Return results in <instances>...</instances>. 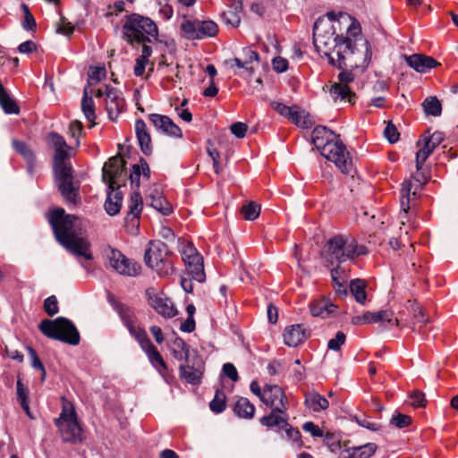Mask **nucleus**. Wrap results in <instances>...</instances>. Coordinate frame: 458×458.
I'll use <instances>...</instances> for the list:
<instances>
[{
    "label": "nucleus",
    "instance_id": "54",
    "mask_svg": "<svg viewBox=\"0 0 458 458\" xmlns=\"http://www.w3.org/2000/svg\"><path fill=\"white\" fill-rule=\"evenodd\" d=\"M346 336L344 332L338 331L335 336L327 343V348L333 351H339L341 346L345 343Z\"/></svg>",
    "mask_w": 458,
    "mask_h": 458
},
{
    "label": "nucleus",
    "instance_id": "58",
    "mask_svg": "<svg viewBox=\"0 0 458 458\" xmlns=\"http://www.w3.org/2000/svg\"><path fill=\"white\" fill-rule=\"evenodd\" d=\"M285 433L289 440L296 445V446L301 447L302 445L301 435L298 428H294L291 427L289 424L285 426Z\"/></svg>",
    "mask_w": 458,
    "mask_h": 458
},
{
    "label": "nucleus",
    "instance_id": "35",
    "mask_svg": "<svg viewBox=\"0 0 458 458\" xmlns=\"http://www.w3.org/2000/svg\"><path fill=\"white\" fill-rule=\"evenodd\" d=\"M233 411L240 418L250 419L255 413V406L247 398L241 397L235 403Z\"/></svg>",
    "mask_w": 458,
    "mask_h": 458
},
{
    "label": "nucleus",
    "instance_id": "22",
    "mask_svg": "<svg viewBox=\"0 0 458 458\" xmlns=\"http://www.w3.org/2000/svg\"><path fill=\"white\" fill-rule=\"evenodd\" d=\"M188 274L193 280L203 283L206 279L204 272L203 258L200 254H195L191 259L183 261Z\"/></svg>",
    "mask_w": 458,
    "mask_h": 458
},
{
    "label": "nucleus",
    "instance_id": "31",
    "mask_svg": "<svg viewBox=\"0 0 458 458\" xmlns=\"http://www.w3.org/2000/svg\"><path fill=\"white\" fill-rule=\"evenodd\" d=\"M329 92L335 101H347L351 104H354L355 102V93L344 83H335L331 86Z\"/></svg>",
    "mask_w": 458,
    "mask_h": 458
},
{
    "label": "nucleus",
    "instance_id": "47",
    "mask_svg": "<svg viewBox=\"0 0 458 458\" xmlns=\"http://www.w3.org/2000/svg\"><path fill=\"white\" fill-rule=\"evenodd\" d=\"M225 394L221 390H216L214 399L210 402V410L215 413H220L225 409Z\"/></svg>",
    "mask_w": 458,
    "mask_h": 458
},
{
    "label": "nucleus",
    "instance_id": "21",
    "mask_svg": "<svg viewBox=\"0 0 458 458\" xmlns=\"http://www.w3.org/2000/svg\"><path fill=\"white\" fill-rule=\"evenodd\" d=\"M377 445L368 443L359 446H353L340 452L339 458H370L377 451Z\"/></svg>",
    "mask_w": 458,
    "mask_h": 458
},
{
    "label": "nucleus",
    "instance_id": "15",
    "mask_svg": "<svg viewBox=\"0 0 458 458\" xmlns=\"http://www.w3.org/2000/svg\"><path fill=\"white\" fill-rule=\"evenodd\" d=\"M148 118L160 133L174 138L182 137V130L167 115L149 114Z\"/></svg>",
    "mask_w": 458,
    "mask_h": 458
},
{
    "label": "nucleus",
    "instance_id": "33",
    "mask_svg": "<svg viewBox=\"0 0 458 458\" xmlns=\"http://www.w3.org/2000/svg\"><path fill=\"white\" fill-rule=\"evenodd\" d=\"M417 145L420 146L416 153V168L417 171H420L422 168L425 161L437 148L428 140H427L423 136H421L420 140L417 142Z\"/></svg>",
    "mask_w": 458,
    "mask_h": 458
},
{
    "label": "nucleus",
    "instance_id": "37",
    "mask_svg": "<svg viewBox=\"0 0 458 458\" xmlns=\"http://www.w3.org/2000/svg\"><path fill=\"white\" fill-rule=\"evenodd\" d=\"M81 110L86 117V119L92 123L89 125V128H92L95 125V119H96V114H95V106H94V101L92 97H89L88 95L87 89H84L83 97L81 99Z\"/></svg>",
    "mask_w": 458,
    "mask_h": 458
},
{
    "label": "nucleus",
    "instance_id": "51",
    "mask_svg": "<svg viewBox=\"0 0 458 458\" xmlns=\"http://www.w3.org/2000/svg\"><path fill=\"white\" fill-rule=\"evenodd\" d=\"M294 106L295 105H293L292 106H288L283 103L276 102V101H273L270 103V106L272 109H274L280 115H282L287 119H289V117H291V115L293 114L292 112L293 111Z\"/></svg>",
    "mask_w": 458,
    "mask_h": 458
},
{
    "label": "nucleus",
    "instance_id": "23",
    "mask_svg": "<svg viewBox=\"0 0 458 458\" xmlns=\"http://www.w3.org/2000/svg\"><path fill=\"white\" fill-rule=\"evenodd\" d=\"M142 208L143 201L140 193L139 191L131 192L129 201V211L125 217V223H131L132 225H134V222L138 223ZM137 226H139V224H137Z\"/></svg>",
    "mask_w": 458,
    "mask_h": 458
},
{
    "label": "nucleus",
    "instance_id": "41",
    "mask_svg": "<svg viewBox=\"0 0 458 458\" xmlns=\"http://www.w3.org/2000/svg\"><path fill=\"white\" fill-rule=\"evenodd\" d=\"M150 198V206L160 212L162 215L168 216L173 212L172 205L162 195L158 193L157 196L151 194Z\"/></svg>",
    "mask_w": 458,
    "mask_h": 458
},
{
    "label": "nucleus",
    "instance_id": "50",
    "mask_svg": "<svg viewBox=\"0 0 458 458\" xmlns=\"http://www.w3.org/2000/svg\"><path fill=\"white\" fill-rule=\"evenodd\" d=\"M44 310L46 313L50 317H53L58 313V301L55 295H51L44 301Z\"/></svg>",
    "mask_w": 458,
    "mask_h": 458
},
{
    "label": "nucleus",
    "instance_id": "48",
    "mask_svg": "<svg viewBox=\"0 0 458 458\" xmlns=\"http://www.w3.org/2000/svg\"><path fill=\"white\" fill-rule=\"evenodd\" d=\"M241 213L245 220L252 221L258 217L257 204L250 201L241 208Z\"/></svg>",
    "mask_w": 458,
    "mask_h": 458
},
{
    "label": "nucleus",
    "instance_id": "11",
    "mask_svg": "<svg viewBox=\"0 0 458 458\" xmlns=\"http://www.w3.org/2000/svg\"><path fill=\"white\" fill-rule=\"evenodd\" d=\"M258 61V52L250 47L242 49V56L225 60V64L231 68L236 67L238 71L234 73L246 79L251 78L255 74L253 63Z\"/></svg>",
    "mask_w": 458,
    "mask_h": 458
},
{
    "label": "nucleus",
    "instance_id": "20",
    "mask_svg": "<svg viewBox=\"0 0 458 458\" xmlns=\"http://www.w3.org/2000/svg\"><path fill=\"white\" fill-rule=\"evenodd\" d=\"M135 132L141 151L148 156L152 153L151 137L146 123L142 119L135 122Z\"/></svg>",
    "mask_w": 458,
    "mask_h": 458
},
{
    "label": "nucleus",
    "instance_id": "3",
    "mask_svg": "<svg viewBox=\"0 0 458 458\" xmlns=\"http://www.w3.org/2000/svg\"><path fill=\"white\" fill-rule=\"evenodd\" d=\"M311 139L320 154L335 163L343 174H348L352 172V160L339 135L326 126H317L312 131Z\"/></svg>",
    "mask_w": 458,
    "mask_h": 458
},
{
    "label": "nucleus",
    "instance_id": "42",
    "mask_svg": "<svg viewBox=\"0 0 458 458\" xmlns=\"http://www.w3.org/2000/svg\"><path fill=\"white\" fill-rule=\"evenodd\" d=\"M64 401L62 411L60 416L55 420V424L59 425L61 423L70 421L77 419V415L73 405L67 402L64 397L62 398Z\"/></svg>",
    "mask_w": 458,
    "mask_h": 458
},
{
    "label": "nucleus",
    "instance_id": "36",
    "mask_svg": "<svg viewBox=\"0 0 458 458\" xmlns=\"http://www.w3.org/2000/svg\"><path fill=\"white\" fill-rule=\"evenodd\" d=\"M284 411V410L277 411L276 409H272L269 415L260 419V423L268 428L281 425L288 426Z\"/></svg>",
    "mask_w": 458,
    "mask_h": 458
},
{
    "label": "nucleus",
    "instance_id": "1",
    "mask_svg": "<svg viewBox=\"0 0 458 458\" xmlns=\"http://www.w3.org/2000/svg\"><path fill=\"white\" fill-rule=\"evenodd\" d=\"M335 34L333 24L329 30L322 32L316 23L313 29V43L318 53L328 58L329 64L338 69H366L371 61L372 50L369 41L360 33V27L352 21L346 36Z\"/></svg>",
    "mask_w": 458,
    "mask_h": 458
},
{
    "label": "nucleus",
    "instance_id": "56",
    "mask_svg": "<svg viewBox=\"0 0 458 458\" xmlns=\"http://www.w3.org/2000/svg\"><path fill=\"white\" fill-rule=\"evenodd\" d=\"M83 126L81 122L75 120L70 123L69 131L71 137L75 140L76 147L80 146V135L82 133Z\"/></svg>",
    "mask_w": 458,
    "mask_h": 458
},
{
    "label": "nucleus",
    "instance_id": "63",
    "mask_svg": "<svg viewBox=\"0 0 458 458\" xmlns=\"http://www.w3.org/2000/svg\"><path fill=\"white\" fill-rule=\"evenodd\" d=\"M302 429L309 432L313 437H323V430L312 421H307L302 425Z\"/></svg>",
    "mask_w": 458,
    "mask_h": 458
},
{
    "label": "nucleus",
    "instance_id": "2",
    "mask_svg": "<svg viewBox=\"0 0 458 458\" xmlns=\"http://www.w3.org/2000/svg\"><path fill=\"white\" fill-rule=\"evenodd\" d=\"M77 220L76 216L66 214L62 208L52 210L48 216L56 241L72 254L91 260L93 256L89 242L76 236L74 227Z\"/></svg>",
    "mask_w": 458,
    "mask_h": 458
},
{
    "label": "nucleus",
    "instance_id": "52",
    "mask_svg": "<svg viewBox=\"0 0 458 458\" xmlns=\"http://www.w3.org/2000/svg\"><path fill=\"white\" fill-rule=\"evenodd\" d=\"M222 21L232 27H236L240 23V16L236 11L228 10L221 13Z\"/></svg>",
    "mask_w": 458,
    "mask_h": 458
},
{
    "label": "nucleus",
    "instance_id": "30",
    "mask_svg": "<svg viewBox=\"0 0 458 458\" xmlns=\"http://www.w3.org/2000/svg\"><path fill=\"white\" fill-rule=\"evenodd\" d=\"M142 350L146 352L150 363L152 366L161 374L163 375V371L167 369V366L157 351V349L154 346V344L149 341L147 344L141 347Z\"/></svg>",
    "mask_w": 458,
    "mask_h": 458
},
{
    "label": "nucleus",
    "instance_id": "18",
    "mask_svg": "<svg viewBox=\"0 0 458 458\" xmlns=\"http://www.w3.org/2000/svg\"><path fill=\"white\" fill-rule=\"evenodd\" d=\"M283 337L286 345L295 347L308 338V334L303 325L295 324L285 327Z\"/></svg>",
    "mask_w": 458,
    "mask_h": 458
},
{
    "label": "nucleus",
    "instance_id": "25",
    "mask_svg": "<svg viewBox=\"0 0 458 458\" xmlns=\"http://www.w3.org/2000/svg\"><path fill=\"white\" fill-rule=\"evenodd\" d=\"M331 277L335 293L338 295L346 296V284L348 280L347 271L338 264L335 267L331 269Z\"/></svg>",
    "mask_w": 458,
    "mask_h": 458
},
{
    "label": "nucleus",
    "instance_id": "39",
    "mask_svg": "<svg viewBox=\"0 0 458 458\" xmlns=\"http://www.w3.org/2000/svg\"><path fill=\"white\" fill-rule=\"evenodd\" d=\"M413 318L409 327L414 332L424 334L423 327L428 322V318H425L422 308L419 305L413 307Z\"/></svg>",
    "mask_w": 458,
    "mask_h": 458
},
{
    "label": "nucleus",
    "instance_id": "9",
    "mask_svg": "<svg viewBox=\"0 0 458 458\" xmlns=\"http://www.w3.org/2000/svg\"><path fill=\"white\" fill-rule=\"evenodd\" d=\"M106 257L110 267L122 276H137L140 274V265L128 259L117 249L108 248Z\"/></svg>",
    "mask_w": 458,
    "mask_h": 458
},
{
    "label": "nucleus",
    "instance_id": "5",
    "mask_svg": "<svg viewBox=\"0 0 458 458\" xmlns=\"http://www.w3.org/2000/svg\"><path fill=\"white\" fill-rule=\"evenodd\" d=\"M368 254L365 245L359 244L350 234H337L330 238L324 250V257L331 265L341 264Z\"/></svg>",
    "mask_w": 458,
    "mask_h": 458
},
{
    "label": "nucleus",
    "instance_id": "40",
    "mask_svg": "<svg viewBox=\"0 0 458 458\" xmlns=\"http://www.w3.org/2000/svg\"><path fill=\"white\" fill-rule=\"evenodd\" d=\"M12 145L13 149L21 155L26 163L36 162V157L30 147L24 141L13 140Z\"/></svg>",
    "mask_w": 458,
    "mask_h": 458
},
{
    "label": "nucleus",
    "instance_id": "19",
    "mask_svg": "<svg viewBox=\"0 0 458 458\" xmlns=\"http://www.w3.org/2000/svg\"><path fill=\"white\" fill-rule=\"evenodd\" d=\"M55 426L60 430L64 442L75 443L81 440V428L77 419Z\"/></svg>",
    "mask_w": 458,
    "mask_h": 458
},
{
    "label": "nucleus",
    "instance_id": "26",
    "mask_svg": "<svg viewBox=\"0 0 458 458\" xmlns=\"http://www.w3.org/2000/svg\"><path fill=\"white\" fill-rule=\"evenodd\" d=\"M412 183L411 181H405L402 183L401 195H400V205L401 211L404 215H407L411 205L416 201L417 193L415 191H411Z\"/></svg>",
    "mask_w": 458,
    "mask_h": 458
},
{
    "label": "nucleus",
    "instance_id": "6",
    "mask_svg": "<svg viewBox=\"0 0 458 458\" xmlns=\"http://www.w3.org/2000/svg\"><path fill=\"white\" fill-rule=\"evenodd\" d=\"M125 18L126 21L123 25V38L130 45L151 43L150 37H157V26L150 18L139 13H131Z\"/></svg>",
    "mask_w": 458,
    "mask_h": 458
},
{
    "label": "nucleus",
    "instance_id": "17",
    "mask_svg": "<svg viewBox=\"0 0 458 458\" xmlns=\"http://www.w3.org/2000/svg\"><path fill=\"white\" fill-rule=\"evenodd\" d=\"M405 60L410 67L420 73H426L430 69L440 65V64L433 57L422 54H413L411 55L405 56Z\"/></svg>",
    "mask_w": 458,
    "mask_h": 458
},
{
    "label": "nucleus",
    "instance_id": "60",
    "mask_svg": "<svg viewBox=\"0 0 458 458\" xmlns=\"http://www.w3.org/2000/svg\"><path fill=\"white\" fill-rule=\"evenodd\" d=\"M140 175H142V168L141 163L139 161L138 164H134L131 167V173L130 174L131 185H135L136 188L140 187Z\"/></svg>",
    "mask_w": 458,
    "mask_h": 458
},
{
    "label": "nucleus",
    "instance_id": "62",
    "mask_svg": "<svg viewBox=\"0 0 458 458\" xmlns=\"http://www.w3.org/2000/svg\"><path fill=\"white\" fill-rule=\"evenodd\" d=\"M384 134L390 143H395L400 136L396 127L391 122L386 126Z\"/></svg>",
    "mask_w": 458,
    "mask_h": 458
},
{
    "label": "nucleus",
    "instance_id": "64",
    "mask_svg": "<svg viewBox=\"0 0 458 458\" xmlns=\"http://www.w3.org/2000/svg\"><path fill=\"white\" fill-rule=\"evenodd\" d=\"M17 399L20 403L29 402V390L25 387L21 379H18L16 385Z\"/></svg>",
    "mask_w": 458,
    "mask_h": 458
},
{
    "label": "nucleus",
    "instance_id": "7",
    "mask_svg": "<svg viewBox=\"0 0 458 458\" xmlns=\"http://www.w3.org/2000/svg\"><path fill=\"white\" fill-rule=\"evenodd\" d=\"M41 333L48 338L63 343L78 345L81 336L75 325L64 317H58L54 320L44 319L38 325Z\"/></svg>",
    "mask_w": 458,
    "mask_h": 458
},
{
    "label": "nucleus",
    "instance_id": "57",
    "mask_svg": "<svg viewBox=\"0 0 458 458\" xmlns=\"http://www.w3.org/2000/svg\"><path fill=\"white\" fill-rule=\"evenodd\" d=\"M48 137L50 139V141H51L55 150L60 149V148H70V147L67 145L64 138L62 135H60L59 133L51 131L48 134Z\"/></svg>",
    "mask_w": 458,
    "mask_h": 458
},
{
    "label": "nucleus",
    "instance_id": "24",
    "mask_svg": "<svg viewBox=\"0 0 458 458\" xmlns=\"http://www.w3.org/2000/svg\"><path fill=\"white\" fill-rule=\"evenodd\" d=\"M123 193L119 189H108L105 210L109 216L117 215L122 208Z\"/></svg>",
    "mask_w": 458,
    "mask_h": 458
},
{
    "label": "nucleus",
    "instance_id": "12",
    "mask_svg": "<svg viewBox=\"0 0 458 458\" xmlns=\"http://www.w3.org/2000/svg\"><path fill=\"white\" fill-rule=\"evenodd\" d=\"M125 162L121 157H113L104 165L102 169L103 181L107 189H119L118 182L125 173Z\"/></svg>",
    "mask_w": 458,
    "mask_h": 458
},
{
    "label": "nucleus",
    "instance_id": "38",
    "mask_svg": "<svg viewBox=\"0 0 458 458\" xmlns=\"http://www.w3.org/2000/svg\"><path fill=\"white\" fill-rule=\"evenodd\" d=\"M367 284L364 280L354 279L350 283V291L356 301L364 304L367 300Z\"/></svg>",
    "mask_w": 458,
    "mask_h": 458
},
{
    "label": "nucleus",
    "instance_id": "61",
    "mask_svg": "<svg viewBox=\"0 0 458 458\" xmlns=\"http://www.w3.org/2000/svg\"><path fill=\"white\" fill-rule=\"evenodd\" d=\"M272 66L276 72L282 73L288 70L289 63L287 59L277 56L272 60Z\"/></svg>",
    "mask_w": 458,
    "mask_h": 458
},
{
    "label": "nucleus",
    "instance_id": "44",
    "mask_svg": "<svg viewBox=\"0 0 458 458\" xmlns=\"http://www.w3.org/2000/svg\"><path fill=\"white\" fill-rule=\"evenodd\" d=\"M422 106L428 115L439 116L442 113L441 102L436 97L427 98Z\"/></svg>",
    "mask_w": 458,
    "mask_h": 458
},
{
    "label": "nucleus",
    "instance_id": "49",
    "mask_svg": "<svg viewBox=\"0 0 458 458\" xmlns=\"http://www.w3.org/2000/svg\"><path fill=\"white\" fill-rule=\"evenodd\" d=\"M21 8L24 13V21H22V28L25 30H32L36 28L37 23L34 16L30 13L27 4H22Z\"/></svg>",
    "mask_w": 458,
    "mask_h": 458
},
{
    "label": "nucleus",
    "instance_id": "14",
    "mask_svg": "<svg viewBox=\"0 0 458 458\" xmlns=\"http://www.w3.org/2000/svg\"><path fill=\"white\" fill-rule=\"evenodd\" d=\"M105 94L106 98V109L111 121H114L123 112L124 98L123 93L116 88L105 85Z\"/></svg>",
    "mask_w": 458,
    "mask_h": 458
},
{
    "label": "nucleus",
    "instance_id": "55",
    "mask_svg": "<svg viewBox=\"0 0 458 458\" xmlns=\"http://www.w3.org/2000/svg\"><path fill=\"white\" fill-rule=\"evenodd\" d=\"M225 376L231 379L233 382L239 380V375L235 366L233 363L227 362L223 365L221 377Z\"/></svg>",
    "mask_w": 458,
    "mask_h": 458
},
{
    "label": "nucleus",
    "instance_id": "29",
    "mask_svg": "<svg viewBox=\"0 0 458 458\" xmlns=\"http://www.w3.org/2000/svg\"><path fill=\"white\" fill-rule=\"evenodd\" d=\"M336 306L327 299L315 300L310 304V310L313 317L327 318L335 312Z\"/></svg>",
    "mask_w": 458,
    "mask_h": 458
},
{
    "label": "nucleus",
    "instance_id": "8",
    "mask_svg": "<svg viewBox=\"0 0 458 458\" xmlns=\"http://www.w3.org/2000/svg\"><path fill=\"white\" fill-rule=\"evenodd\" d=\"M144 260L146 265L160 276H168L174 273L173 254L163 242H149V247L144 254Z\"/></svg>",
    "mask_w": 458,
    "mask_h": 458
},
{
    "label": "nucleus",
    "instance_id": "16",
    "mask_svg": "<svg viewBox=\"0 0 458 458\" xmlns=\"http://www.w3.org/2000/svg\"><path fill=\"white\" fill-rule=\"evenodd\" d=\"M259 399L272 409L285 410V396L283 389L278 386H267L262 392L259 389Z\"/></svg>",
    "mask_w": 458,
    "mask_h": 458
},
{
    "label": "nucleus",
    "instance_id": "43",
    "mask_svg": "<svg viewBox=\"0 0 458 458\" xmlns=\"http://www.w3.org/2000/svg\"><path fill=\"white\" fill-rule=\"evenodd\" d=\"M369 324L378 322H388L394 324L396 327H400V320L398 318L394 319V313L391 310H379L377 312H370Z\"/></svg>",
    "mask_w": 458,
    "mask_h": 458
},
{
    "label": "nucleus",
    "instance_id": "53",
    "mask_svg": "<svg viewBox=\"0 0 458 458\" xmlns=\"http://www.w3.org/2000/svg\"><path fill=\"white\" fill-rule=\"evenodd\" d=\"M411 421L412 419L411 416L402 413H398L391 419V424L394 425L398 428H403L410 426Z\"/></svg>",
    "mask_w": 458,
    "mask_h": 458
},
{
    "label": "nucleus",
    "instance_id": "28",
    "mask_svg": "<svg viewBox=\"0 0 458 458\" xmlns=\"http://www.w3.org/2000/svg\"><path fill=\"white\" fill-rule=\"evenodd\" d=\"M305 406L314 412L325 411L329 406L328 400L317 392H310L305 394Z\"/></svg>",
    "mask_w": 458,
    "mask_h": 458
},
{
    "label": "nucleus",
    "instance_id": "27",
    "mask_svg": "<svg viewBox=\"0 0 458 458\" xmlns=\"http://www.w3.org/2000/svg\"><path fill=\"white\" fill-rule=\"evenodd\" d=\"M173 357L179 361L190 362V345L179 336H176L169 344Z\"/></svg>",
    "mask_w": 458,
    "mask_h": 458
},
{
    "label": "nucleus",
    "instance_id": "13",
    "mask_svg": "<svg viewBox=\"0 0 458 458\" xmlns=\"http://www.w3.org/2000/svg\"><path fill=\"white\" fill-rule=\"evenodd\" d=\"M146 296L148 304L161 316L166 318H172L178 313L172 301L165 296L163 293H157L154 289H148Z\"/></svg>",
    "mask_w": 458,
    "mask_h": 458
},
{
    "label": "nucleus",
    "instance_id": "46",
    "mask_svg": "<svg viewBox=\"0 0 458 458\" xmlns=\"http://www.w3.org/2000/svg\"><path fill=\"white\" fill-rule=\"evenodd\" d=\"M116 312L125 327L132 323H137V318L133 309L126 304H123Z\"/></svg>",
    "mask_w": 458,
    "mask_h": 458
},
{
    "label": "nucleus",
    "instance_id": "59",
    "mask_svg": "<svg viewBox=\"0 0 458 458\" xmlns=\"http://www.w3.org/2000/svg\"><path fill=\"white\" fill-rule=\"evenodd\" d=\"M409 397L411 400V404L413 407L418 408L426 406L427 401L425 399V394L421 391L416 390L410 394Z\"/></svg>",
    "mask_w": 458,
    "mask_h": 458
},
{
    "label": "nucleus",
    "instance_id": "10",
    "mask_svg": "<svg viewBox=\"0 0 458 458\" xmlns=\"http://www.w3.org/2000/svg\"><path fill=\"white\" fill-rule=\"evenodd\" d=\"M186 38L191 40L215 37L218 32V26L213 21L187 20L181 25Z\"/></svg>",
    "mask_w": 458,
    "mask_h": 458
},
{
    "label": "nucleus",
    "instance_id": "45",
    "mask_svg": "<svg viewBox=\"0 0 458 458\" xmlns=\"http://www.w3.org/2000/svg\"><path fill=\"white\" fill-rule=\"evenodd\" d=\"M137 323H132L129 326H126L129 333L131 336H133L137 342L140 344V347H143L145 344L149 343V338L145 330L136 326Z\"/></svg>",
    "mask_w": 458,
    "mask_h": 458
},
{
    "label": "nucleus",
    "instance_id": "32",
    "mask_svg": "<svg viewBox=\"0 0 458 458\" xmlns=\"http://www.w3.org/2000/svg\"><path fill=\"white\" fill-rule=\"evenodd\" d=\"M179 377L188 384L194 386L200 383L202 372L199 368H195L194 365H190L187 362V364H181L179 366Z\"/></svg>",
    "mask_w": 458,
    "mask_h": 458
},
{
    "label": "nucleus",
    "instance_id": "34",
    "mask_svg": "<svg viewBox=\"0 0 458 458\" xmlns=\"http://www.w3.org/2000/svg\"><path fill=\"white\" fill-rule=\"evenodd\" d=\"M292 114H293L291 115V117H289L288 120L298 127L307 129L310 128L314 124V121L310 114L304 109L299 107L298 106H294Z\"/></svg>",
    "mask_w": 458,
    "mask_h": 458
},
{
    "label": "nucleus",
    "instance_id": "4",
    "mask_svg": "<svg viewBox=\"0 0 458 458\" xmlns=\"http://www.w3.org/2000/svg\"><path fill=\"white\" fill-rule=\"evenodd\" d=\"M68 149L55 150L54 182L66 204L75 207L81 203V182L75 179L74 170L72 165L66 161L69 158Z\"/></svg>",
    "mask_w": 458,
    "mask_h": 458
}]
</instances>
